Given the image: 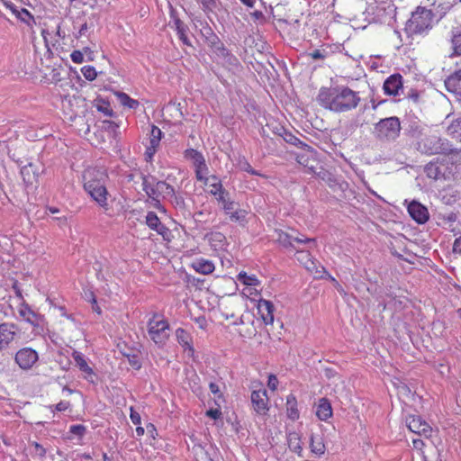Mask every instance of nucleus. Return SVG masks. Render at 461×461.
Here are the masks:
<instances>
[{"mask_svg":"<svg viewBox=\"0 0 461 461\" xmlns=\"http://www.w3.org/2000/svg\"><path fill=\"white\" fill-rule=\"evenodd\" d=\"M167 198L171 199V203L174 204L176 208L183 209L185 207V200L182 196L176 195L174 192V196H168Z\"/></svg>","mask_w":461,"mask_h":461,"instance_id":"obj_51","label":"nucleus"},{"mask_svg":"<svg viewBox=\"0 0 461 461\" xmlns=\"http://www.w3.org/2000/svg\"><path fill=\"white\" fill-rule=\"evenodd\" d=\"M176 337L178 339V342L184 346L187 347L189 350L193 351V348L191 347L189 343V337L188 334L183 330V329H177L176 330Z\"/></svg>","mask_w":461,"mask_h":461,"instance_id":"obj_45","label":"nucleus"},{"mask_svg":"<svg viewBox=\"0 0 461 461\" xmlns=\"http://www.w3.org/2000/svg\"><path fill=\"white\" fill-rule=\"evenodd\" d=\"M91 198L102 208L108 210L107 196L108 192L106 186H98V188H91L85 190Z\"/></svg>","mask_w":461,"mask_h":461,"instance_id":"obj_19","label":"nucleus"},{"mask_svg":"<svg viewBox=\"0 0 461 461\" xmlns=\"http://www.w3.org/2000/svg\"><path fill=\"white\" fill-rule=\"evenodd\" d=\"M81 72L83 76L86 77V79L89 81H93L96 78L97 73L95 71V68L92 66H85L81 68Z\"/></svg>","mask_w":461,"mask_h":461,"instance_id":"obj_47","label":"nucleus"},{"mask_svg":"<svg viewBox=\"0 0 461 461\" xmlns=\"http://www.w3.org/2000/svg\"><path fill=\"white\" fill-rule=\"evenodd\" d=\"M276 240L285 249L295 250L299 246L306 245L309 249L316 247V240L293 230L292 232L276 230Z\"/></svg>","mask_w":461,"mask_h":461,"instance_id":"obj_4","label":"nucleus"},{"mask_svg":"<svg viewBox=\"0 0 461 461\" xmlns=\"http://www.w3.org/2000/svg\"><path fill=\"white\" fill-rule=\"evenodd\" d=\"M167 330H168V323L165 320L158 319L157 315L149 319L148 322V332L150 339L156 344H163L167 340L168 338Z\"/></svg>","mask_w":461,"mask_h":461,"instance_id":"obj_6","label":"nucleus"},{"mask_svg":"<svg viewBox=\"0 0 461 461\" xmlns=\"http://www.w3.org/2000/svg\"><path fill=\"white\" fill-rule=\"evenodd\" d=\"M310 447L312 453L316 455H322L325 451V445L320 435L312 434Z\"/></svg>","mask_w":461,"mask_h":461,"instance_id":"obj_32","label":"nucleus"},{"mask_svg":"<svg viewBox=\"0 0 461 461\" xmlns=\"http://www.w3.org/2000/svg\"><path fill=\"white\" fill-rule=\"evenodd\" d=\"M315 164L318 165V163ZM309 173L313 174L319 179L326 182L329 185H332L336 182L334 175L321 167L311 166L309 167Z\"/></svg>","mask_w":461,"mask_h":461,"instance_id":"obj_24","label":"nucleus"},{"mask_svg":"<svg viewBox=\"0 0 461 461\" xmlns=\"http://www.w3.org/2000/svg\"><path fill=\"white\" fill-rule=\"evenodd\" d=\"M161 136V130L158 127L152 125L149 137V145L158 147Z\"/></svg>","mask_w":461,"mask_h":461,"instance_id":"obj_42","label":"nucleus"},{"mask_svg":"<svg viewBox=\"0 0 461 461\" xmlns=\"http://www.w3.org/2000/svg\"><path fill=\"white\" fill-rule=\"evenodd\" d=\"M146 224L153 230H156L158 234L161 235L164 240H169L170 230L160 221L157 213L154 212H149L146 215Z\"/></svg>","mask_w":461,"mask_h":461,"instance_id":"obj_15","label":"nucleus"},{"mask_svg":"<svg viewBox=\"0 0 461 461\" xmlns=\"http://www.w3.org/2000/svg\"><path fill=\"white\" fill-rule=\"evenodd\" d=\"M385 95L396 96L403 90V82L402 75L396 73L388 77L383 85Z\"/></svg>","mask_w":461,"mask_h":461,"instance_id":"obj_12","label":"nucleus"},{"mask_svg":"<svg viewBox=\"0 0 461 461\" xmlns=\"http://www.w3.org/2000/svg\"><path fill=\"white\" fill-rule=\"evenodd\" d=\"M29 446L31 448H32L31 450V455L32 456H39L41 459L44 458L45 456H46V448L41 445L40 443L36 442V441H32V442H29Z\"/></svg>","mask_w":461,"mask_h":461,"instance_id":"obj_39","label":"nucleus"},{"mask_svg":"<svg viewBox=\"0 0 461 461\" xmlns=\"http://www.w3.org/2000/svg\"><path fill=\"white\" fill-rule=\"evenodd\" d=\"M4 5L6 6V8H8L15 16L17 15L18 12H19V9L18 7L11 3V2H8V1H5L4 2Z\"/></svg>","mask_w":461,"mask_h":461,"instance_id":"obj_64","label":"nucleus"},{"mask_svg":"<svg viewBox=\"0 0 461 461\" xmlns=\"http://www.w3.org/2000/svg\"><path fill=\"white\" fill-rule=\"evenodd\" d=\"M86 431V428L82 424L71 425L69 428V432L78 436L79 438L83 437Z\"/></svg>","mask_w":461,"mask_h":461,"instance_id":"obj_49","label":"nucleus"},{"mask_svg":"<svg viewBox=\"0 0 461 461\" xmlns=\"http://www.w3.org/2000/svg\"><path fill=\"white\" fill-rule=\"evenodd\" d=\"M418 149L426 154H453L457 153L448 141L438 136H426L418 142Z\"/></svg>","mask_w":461,"mask_h":461,"instance_id":"obj_5","label":"nucleus"},{"mask_svg":"<svg viewBox=\"0 0 461 461\" xmlns=\"http://www.w3.org/2000/svg\"><path fill=\"white\" fill-rule=\"evenodd\" d=\"M122 355L128 359L129 364L136 370H140L141 368V362L140 359V351L132 348H128L126 350H121Z\"/></svg>","mask_w":461,"mask_h":461,"instance_id":"obj_28","label":"nucleus"},{"mask_svg":"<svg viewBox=\"0 0 461 461\" xmlns=\"http://www.w3.org/2000/svg\"><path fill=\"white\" fill-rule=\"evenodd\" d=\"M70 58L73 62L80 64L84 61V53L80 50H74L71 53Z\"/></svg>","mask_w":461,"mask_h":461,"instance_id":"obj_54","label":"nucleus"},{"mask_svg":"<svg viewBox=\"0 0 461 461\" xmlns=\"http://www.w3.org/2000/svg\"><path fill=\"white\" fill-rule=\"evenodd\" d=\"M312 59H324L328 56V51L324 49L314 50L312 52L308 54Z\"/></svg>","mask_w":461,"mask_h":461,"instance_id":"obj_50","label":"nucleus"},{"mask_svg":"<svg viewBox=\"0 0 461 461\" xmlns=\"http://www.w3.org/2000/svg\"><path fill=\"white\" fill-rule=\"evenodd\" d=\"M297 161H298V163H300L301 165L304 166L307 168L308 173H309V167L314 166L313 163H315L314 160L311 161L310 158L308 157H306L305 155L298 156Z\"/></svg>","mask_w":461,"mask_h":461,"instance_id":"obj_52","label":"nucleus"},{"mask_svg":"<svg viewBox=\"0 0 461 461\" xmlns=\"http://www.w3.org/2000/svg\"><path fill=\"white\" fill-rule=\"evenodd\" d=\"M199 2L203 10H212L216 6V0H196Z\"/></svg>","mask_w":461,"mask_h":461,"instance_id":"obj_55","label":"nucleus"},{"mask_svg":"<svg viewBox=\"0 0 461 461\" xmlns=\"http://www.w3.org/2000/svg\"><path fill=\"white\" fill-rule=\"evenodd\" d=\"M274 304L267 300L260 299L258 303V312L266 325L272 324L274 321Z\"/></svg>","mask_w":461,"mask_h":461,"instance_id":"obj_18","label":"nucleus"},{"mask_svg":"<svg viewBox=\"0 0 461 461\" xmlns=\"http://www.w3.org/2000/svg\"><path fill=\"white\" fill-rule=\"evenodd\" d=\"M406 423L411 431L425 437L430 436L432 429L420 416H409Z\"/></svg>","mask_w":461,"mask_h":461,"instance_id":"obj_13","label":"nucleus"},{"mask_svg":"<svg viewBox=\"0 0 461 461\" xmlns=\"http://www.w3.org/2000/svg\"><path fill=\"white\" fill-rule=\"evenodd\" d=\"M21 175L23 181L28 185H32L37 178V174L33 170L32 164L31 163L22 167Z\"/></svg>","mask_w":461,"mask_h":461,"instance_id":"obj_34","label":"nucleus"},{"mask_svg":"<svg viewBox=\"0 0 461 461\" xmlns=\"http://www.w3.org/2000/svg\"><path fill=\"white\" fill-rule=\"evenodd\" d=\"M238 203H236L234 201H229L228 203H225L223 206V210L226 214H231L233 211L237 210Z\"/></svg>","mask_w":461,"mask_h":461,"instance_id":"obj_56","label":"nucleus"},{"mask_svg":"<svg viewBox=\"0 0 461 461\" xmlns=\"http://www.w3.org/2000/svg\"><path fill=\"white\" fill-rule=\"evenodd\" d=\"M210 185L212 187V190L210 191V193L212 195H217L221 191H224L225 190L222 187V185H221V181L212 182Z\"/></svg>","mask_w":461,"mask_h":461,"instance_id":"obj_57","label":"nucleus"},{"mask_svg":"<svg viewBox=\"0 0 461 461\" xmlns=\"http://www.w3.org/2000/svg\"><path fill=\"white\" fill-rule=\"evenodd\" d=\"M184 158L192 161L194 167H203V169H207L205 159L200 151L194 149H187L184 152Z\"/></svg>","mask_w":461,"mask_h":461,"instance_id":"obj_23","label":"nucleus"},{"mask_svg":"<svg viewBox=\"0 0 461 461\" xmlns=\"http://www.w3.org/2000/svg\"><path fill=\"white\" fill-rule=\"evenodd\" d=\"M426 126L419 121H411L406 129L407 134L415 139H420L425 135Z\"/></svg>","mask_w":461,"mask_h":461,"instance_id":"obj_27","label":"nucleus"},{"mask_svg":"<svg viewBox=\"0 0 461 461\" xmlns=\"http://www.w3.org/2000/svg\"><path fill=\"white\" fill-rule=\"evenodd\" d=\"M206 170L207 169H203V167H195V176H196L197 180L203 181L205 185L208 183L209 178L204 177L203 176V171H206Z\"/></svg>","mask_w":461,"mask_h":461,"instance_id":"obj_60","label":"nucleus"},{"mask_svg":"<svg viewBox=\"0 0 461 461\" xmlns=\"http://www.w3.org/2000/svg\"><path fill=\"white\" fill-rule=\"evenodd\" d=\"M206 44L212 49V52L216 56L222 59L224 61L232 64V60H235V58L224 47V44L216 34L211 36L210 39H207Z\"/></svg>","mask_w":461,"mask_h":461,"instance_id":"obj_10","label":"nucleus"},{"mask_svg":"<svg viewBox=\"0 0 461 461\" xmlns=\"http://www.w3.org/2000/svg\"><path fill=\"white\" fill-rule=\"evenodd\" d=\"M287 444L291 451L302 456L303 447L301 446V438L297 432H290L287 435Z\"/></svg>","mask_w":461,"mask_h":461,"instance_id":"obj_30","label":"nucleus"},{"mask_svg":"<svg viewBox=\"0 0 461 461\" xmlns=\"http://www.w3.org/2000/svg\"><path fill=\"white\" fill-rule=\"evenodd\" d=\"M358 92L348 86L321 87L317 101L323 108L334 113H346L356 109L360 103Z\"/></svg>","mask_w":461,"mask_h":461,"instance_id":"obj_1","label":"nucleus"},{"mask_svg":"<svg viewBox=\"0 0 461 461\" xmlns=\"http://www.w3.org/2000/svg\"><path fill=\"white\" fill-rule=\"evenodd\" d=\"M427 176L432 179H438L441 174L440 168L435 163H429L424 167Z\"/></svg>","mask_w":461,"mask_h":461,"instance_id":"obj_41","label":"nucleus"},{"mask_svg":"<svg viewBox=\"0 0 461 461\" xmlns=\"http://www.w3.org/2000/svg\"><path fill=\"white\" fill-rule=\"evenodd\" d=\"M37 360L38 354L31 348H22L15 355V362L24 370L30 369Z\"/></svg>","mask_w":461,"mask_h":461,"instance_id":"obj_9","label":"nucleus"},{"mask_svg":"<svg viewBox=\"0 0 461 461\" xmlns=\"http://www.w3.org/2000/svg\"><path fill=\"white\" fill-rule=\"evenodd\" d=\"M278 380L275 375L268 376L267 386L270 390L275 391L277 388Z\"/></svg>","mask_w":461,"mask_h":461,"instance_id":"obj_58","label":"nucleus"},{"mask_svg":"<svg viewBox=\"0 0 461 461\" xmlns=\"http://www.w3.org/2000/svg\"><path fill=\"white\" fill-rule=\"evenodd\" d=\"M117 97H118V100L120 101L121 104L125 107H128L131 109H135L139 106V101L131 98L125 93H122V92L117 93Z\"/></svg>","mask_w":461,"mask_h":461,"instance_id":"obj_37","label":"nucleus"},{"mask_svg":"<svg viewBox=\"0 0 461 461\" xmlns=\"http://www.w3.org/2000/svg\"><path fill=\"white\" fill-rule=\"evenodd\" d=\"M20 314L31 324L35 325L37 315L29 308L20 311Z\"/></svg>","mask_w":461,"mask_h":461,"instance_id":"obj_48","label":"nucleus"},{"mask_svg":"<svg viewBox=\"0 0 461 461\" xmlns=\"http://www.w3.org/2000/svg\"><path fill=\"white\" fill-rule=\"evenodd\" d=\"M157 179L154 176H142V189L146 194L150 198L151 193L154 192V185Z\"/></svg>","mask_w":461,"mask_h":461,"instance_id":"obj_38","label":"nucleus"},{"mask_svg":"<svg viewBox=\"0 0 461 461\" xmlns=\"http://www.w3.org/2000/svg\"><path fill=\"white\" fill-rule=\"evenodd\" d=\"M108 176L103 168H88L83 174L84 189L88 190L93 187L104 186Z\"/></svg>","mask_w":461,"mask_h":461,"instance_id":"obj_7","label":"nucleus"},{"mask_svg":"<svg viewBox=\"0 0 461 461\" xmlns=\"http://www.w3.org/2000/svg\"><path fill=\"white\" fill-rule=\"evenodd\" d=\"M17 331V327L14 323H1L0 324V350L8 347L14 340Z\"/></svg>","mask_w":461,"mask_h":461,"instance_id":"obj_16","label":"nucleus"},{"mask_svg":"<svg viewBox=\"0 0 461 461\" xmlns=\"http://www.w3.org/2000/svg\"><path fill=\"white\" fill-rule=\"evenodd\" d=\"M229 194V193L224 190V191H221L217 195V200L218 202L221 203L223 205L225 204V203H228L230 200L226 199V196Z\"/></svg>","mask_w":461,"mask_h":461,"instance_id":"obj_62","label":"nucleus"},{"mask_svg":"<svg viewBox=\"0 0 461 461\" xmlns=\"http://www.w3.org/2000/svg\"><path fill=\"white\" fill-rule=\"evenodd\" d=\"M72 357L75 360L76 366L84 373V378L92 384H95V378H96V375L93 368L87 364L84 355L79 351L74 350Z\"/></svg>","mask_w":461,"mask_h":461,"instance_id":"obj_14","label":"nucleus"},{"mask_svg":"<svg viewBox=\"0 0 461 461\" xmlns=\"http://www.w3.org/2000/svg\"><path fill=\"white\" fill-rule=\"evenodd\" d=\"M95 107L97 111L103 113L104 115L112 117L113 116V109L110 108L109 102H106L103 99H96L95 100Z\"/></svg>","mask_w":461,"mask_h":461,"instance_id":"obj_40","label":"nucleus"},{"mask_svg":"<svg viewBox=\"0 0 461 461\" xmlns=\"http://www.w3.org/2000/svg\"><path fill=\"white\" fill-rule=\"evenodd\" d=\"M450 43V51L448 52V57H459L461 56V29L454 28L451 31V35L449 39Z\"/></svg>","mask_w":461,"mask_h":461,"instance_id":"obj_21","label":"nucleus"},{"mask_svg":"<svg viewBox=\"0 0 461 461\" xmlns=\"http://www.w3.org/2000/svg\"><path fill=\"white\" fill-rule=\"evenodd\" d=\"M317 417L321 420H327L332 416V408L327 398H321L316 410Z\"/></svg>","mask_w":461,"mask_h":461,"instance_id":"obj_25","label":"nucleus"},{"mask_svg":"<svg viewBox=\"0 0 461 461\" xmlns=\"http://www.w3.org/2000/svg\"><path fill=\"white\" fill-rule=\"evenodd\" d=\"M192 267L198 273L203 275H209L212 273L215 269L213 263L211 260L207 259H196L193 262Z\"/></svg>","mask_w":461,"mask_h":461,"instance_id":"obj_26","label":"nucleus"},{"mask_svg":"<svg viewBox=\"0 0 461 461\" xmlns=\"http://www.w3.org/2000/svg\"><path fill=\"white\" fill-rule=\"evenodd\" d=\"M453 252L458 253L461 255V235L456 239L453 244Z\"/></svg>","mask_w":461,"mask_h":461,"instance_id":"obj_63","label":"nucleus"},{"mask_svg":"<svg viewBox=\"0 0 461 461\" xmlns=\"http://www.w3.org/2000/svg\"><path fill=\"white\" fill-rule=\"evenodd\" d=\"M238 280L246 285H258V280L257 279V277L254 275L249 276L246 272H240L238 275Z\"/></svg>","mask_w":461,"mask_h":461,"instance_id":"obj_44","label":"nucleus"},{"mask_svg":"<svg viewBox=\"0 0 461 461\" xmlns=\"http://www.w3.org/2000/svg\"><path fill=\"white\" fill-rule=\"evenodd\" d=\"M447 133L453 139L461 141V118L456 119L447 127Z\"/></svg>","mask_w":461,"mask_h":461,"instance_id":"obj_36","label":"nucleus"},{"mask_svg":"<svg viewBox=\"0 0 461 461\" xmlns=\"http://www.w3.org/2000/svg\"><path fill=\"white\" fill-rule=\"evenodd\" d=\"M401 131V122L398 117L392 116L381 119L374 126L373 134L380 141H393Z\"/></svg>","mask_w":461,"mask_h":461,"instance_id":"obj_3","label":"nucleus"},{"mask_svg":"<svg viewBox=\"0 0 461 461\" xmlns=\"http://www.w3.org/2000/svg\"><path fill=\"white\" fill-rule=\"evenodd\" d=\"M408 212L420 224L425 223L429 220L428 209L419 202L412 201L408 205Z\"/></svg>","mask_w":461,"mask_h":461,"instance_id":"obj_17","label":"nucleus"},{"mask_svg":"<svg viewBox=\"0 0 461 461\" xmlns=\"http://www.w3.org/2000/svg\"><path fill=\"white\" fill-rule=\"evenodd\" d=\"M131 420L135 425H140L141 421V418L139 412L133 410L132 407H131V414H130Z\"/></svg>","mask_w":461,"mask_h":461,"instance_id":"obj_59","label":"nucleus"},{"mask_svg":"<svg viewBox=\"0 0 461 461\" xmlns=\"http://www.w3.org/2000/svg\"><path fill=\"white\" fill-rule=\"evenodd\" d=\"M85 99L81 96L76 95H65L62 99V107L64 109L69 108L71 112H73V106L78 105L79 104H83Z\"/></svg>","mask_w":461,"mask_h":461,"instance_id":"obj_35","label":"nucleus"},{"mask_svg":"<svg viewBox=\"0 0 461 461\" xmlns=\"http://www.w3.org/2000/svg\"><path fill=\"white\" fill-rule=\"evenodd\" d=\"M16 17L18 19H20L22 22L25 23L26 24L30 25L31 24V22H33L34 23V18L33 16L31 14V13L25 9V8H22L21 10H19Z\"/></svg>","mask_w":461,"mask_h":461,"instance_id":"obj_46","label":"nucleus"},{"mask_svg":"<svg viewBox=\"0 0 461 461\" xmlns=\"http://www.w3.org/2000/svg\"><path fill=\"white\" fill-rule=\"evenodd\" d=\"M240 167L241 168V170L243 171H246L253 176H259V173L258 171H256L255 169H253V167L250 166V164L244 160L243 162H240Z\"/></svg>","mask_w":461,"mask_h":461,"instance_id":"obj_53","label":"nucleus"},{"mask_svg":"<svg viewBox=\"0 0 461 461\" xmlns=\"http://www.w3.org/2000/svg\"><path fill=\"white\" fill-rule=\"evenodd\" d=\"M168 196H174V187L165 181L157 180L154 185V192L151 193L150 199H156V197L166 199Z\"/></svg>","mask_w":461,"mask_h":461,"instance_id":"obj_20","label":"nucleus"},{"mask_svg":"<svg viewBox=\"0 0 461 461\" xmlns=\"http://www.w3.org/2000/svg\"><path fill=\"white\" fill-rule=\"evenodd\" d=\"M247 214H248V212L246 210L237 208V210L233 211V212H231V214H230V220L231 221L243 224L246 220Z\"/></svg>","mask_w":461,"mask_h":461,"instance_id":"obj_43","label":"nucleus"},{"mask_svg":"<svg viewBox=\"0 0 461 461\" xmlns=\"http://www.w3.org/2000/svg\"><path fill=\"white\" fill-rule=\"evenodd\" d=\"M251 403L254 411L259 415L268 411V396L266 389L255 390L251 393Z\"/></svg>","mask_w":461,"mask_h":461,"instance_id":"obj_11","label":"nucleus"},{"mask_svg":"<svg viewBox=\"0 0 461 461\" xmlns=\"http://www.w3.org/2000/svg\"><path fill=\"white\" fill-rule=\"evenodd\" d=\"M434 17L435 15L431 10L418 6L406 23V32L409 35L427 33L433 27Z\"/></svg>","mask_w":461,"mask_h":461,"instance_id":"obj_2","label":"nucleus"},{"mask_svg":"<svg viewBox=\"0 0 461 461\" xmlns=\"http://www.w3.org/2000/svg\"><path fill=\"white\" fill-rule=\"evenodd\" d=\"M294 251L297 260L303 265L309 272L313 273L315 275V278L321 277L322 274L326 272L322 266H318L316 260L312 257L308 250L303 249L299 246Z\"/></svg>","mask_w":461,"mask_h":461,"instance_id":"obj_8","label":"nucleus"},{"mask_svg":"<svg viewBox=\"0 0 461 461\" xmlns=\"http://www.w3.org/2000/svg\"><path fill=\"white\" fill-rule=\"evenodd\" d=\"M282 133H279L284 139V140L289 144L294 145L296 147L301 148H310L307 144L301 141L296 136H294L292 132L286 131L285 129H282Z\"/></svg>","mask_w":461,"mask_h":461,"instance_id":"obj_33","label":"nucleus"},{"mask_svg":"<svg viewBox=\"0 0 461 461\" xmlns=\"http://www.w3.org/2000/svg\"><path fill=\"white\" fill-rule=\"evenodd\" d=\"M174 25L182 42L185 45L191 46V42L186 35L188 27L177 17L174 18Z\"/></svg>","mask_w":461,"mask_h":461,"instance_id":"obj_31","label":"nucleus"},{"mask_svg":"<svg viewBox=\"0 0 461 461\" xmlns=\"http://www.w3.org/2000/svg\"><path fill=\"white\" fill-rule=\"evenodd\" d=\"M445 86L448 92L457 95L461 93V69L455 71L445 80Z\"/></svg>","mask_w":461,"mask_h":461,"instance_id":"obj_22","label":"nucleus"},{"mask_svg":"<svg viewBox=\"0 0 461 461\" xmlns=\"http://www.w3.org/2000/svg\"><path fill=\"white\" fill-rule=\"evenodd\" d=\"M286 413L287 417L292 420L299 419V411L297 409V400L294 394L286 397Z\"/></svg>","mask_w":461,"mask_h":461,"instance_id":"obj_29","label":"nucleus"},{"mask_svg":"<svg viewBox=\"0 0 461 461\" xmlns=\"http://www.w3.org/2000/svg\"><path fill=\"white\" fill-rule=\"evenodd\" d=\"M206 415L213 420L221 417V411L219 409H210L206 411Z\"/></svg>","mask_w":461,"mask_h":461,"instance_id":"obj_61","label":"nucleus"}]
</instances>
